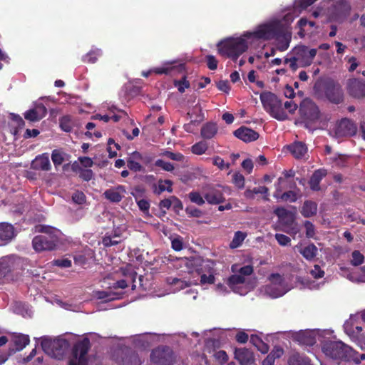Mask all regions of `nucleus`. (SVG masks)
<instances>
[{"label":"nucleus","instance_id":"f257e3e1","mask_svg":"<svg viewBox=\"0 0 365 365\" xmlns=\"http://www.w3.org/2000/svg\"><path fill=\"white\" fill-rule=\"evenodd\" d=\"M294 16L291 14H286L282 19H274L259 26L253 32L247 33V39L268 40L275 38L277 41V47L281 51L287 50L292 38V32L287 25L292 22Z\"/></svg>","mask_w":365,"mask_h":365},{"label":"nucleus","instance_id":"f03ea898","mask_svg":"<svg viewBox=\"0 0 365 365\" xmlns=\"http://www.w3.org/2000/svg\"><path fill=\"white\" fill-rule=\"evenodd\" d=\"M232 271L235 274L230 277V289L240 295L247 294L253 287L248 281L252 274L253 268L250 265L239 267L237 264L232 266Z\"/></svg>","mask_w":365,"mask_h":365},{"label":"nucleus","instance_id":"7ed1b4c3","mask_svg":"<svg viewBox=\"0 0 365 365\" xmlns=\"http://www.w3.org/2000/svg\"><path fill=\"white\" fill-rule=\"evenodd\" d=\"M39 231L43 235L36 236L33 239L34 249L37 252L54 250L60 241L61 232L48 226H41Z\"/></svg>","mask_w":365,"mask_h":365},{"label":"nucleus","instance_id":"20e7f679","mask_svg":"<svg viewBox=\"0 0 365 365\" xmlns=\"http://www.w3.org/2000/svg\"><path fill=\"white\" fill-rule=\"evenodd\" d=\"M317 50L316 48H309L305 46H298L294 47L289 57L285 58V63L289 64L290 68L296 71L299 67H307L312 64L316 56Z\"/></svg>","mask_w":365,"mask_h":365},{"label":"nucleus","instance_id":"39448f33","mask_svg":"<svg viewBox=\"0 0 365 365\" xmlns=\"http://www.w3.org/2000/svg\"><path fill=\"white\" fill-rule=\"evenodd\" d=\"M324 354L333 359L350 361L353 349L341 341H327L322 345Z\"/></svg>","mask_w":365,"mask_h":365},{"label":"nucleus","instance_id":"423d86ee","mask_svg":"<svg viewBox=\"0 0 365 365\" xmlns=\"http://www.w3.org/2000/svg\"><path fill=\"white\" fill-rule=\"evenodd\" d=\"M260 100L264 109L270 115L279 120L287 118L286 113L282 107V102L276 95L270 92H264L260 95Z\"/></svg>","mask_w":365,"mask_h":365},{"label":"nucleus","instance_id":"0eeeda50","mask_svg":"<svg viewBox=\"0 0 365 365\" xmlns=\"http://www.w3.org/2000/svg\"><path fill=\"white\" fill-rule=\"evenodd\" d=\"M299 113L304 120V126L312 128V125L319 121L321 113L316 103L309 98L303 100L300 104Z\"/></svg>","mask_w":365,"mask_h":365},{"label":"nucleus","instance_id":"6e6552de","mask_svg":"<svg viewBox=\"0 0 365 365\" xmlns=\"http://www.w3.org/2000/svg\"><path fill=\"white\" fill-rule=\"evenodd\" d=\"M43 351L52 358L61 359L68 347V343L63 339L43 338L41 341Z\"/></svg>","mask_w":365,"mask_h":365},{"label":"nucleus","instance_id":"1a4fd4ad","mask_svg":"<svg viewBox=\"0 0 365 365\" xmlns=\"http://www.w3.org/2000/svg\"><path fill=\"white\" fill-rule=\"evenodd\" d=\"M270 283L264 288L265 293L272 298L282 297L289 288L284 278L279 274H272L269 277Z\"/></svg>","mask_w":365,"mask_h":365},{"label":"nucleus","instance_id":"9d476101","mask_svg":"<svg viewBox=\"0 0 365 365\" xmlns=\"http://www.w3.org/2000/svg\"><path fill=\"white\" fill-rule=\"evenodd\" d=\"M356 130L357 127L354 122L344 118L336 123L331 132L336 138H341L354 135Z\"/></svg>","mask_w":365,"mask_h":365},{"label":"nucleus","instance_id":"9b49d317","mask_svg":"<svg viewBox=\"0 0 365 365\" xmlns=\"http://www.w3.org/2000/svg\"><path fill=\"white\" fill-rule=\"evenodd\" d=\"M151 361L159 365H171L175 361L173 351L168 347L158 348L150 355Z\"/></svg>","mask_w":365,"mask_h":365},{"label":"nucleus","instance_id":"f8f14e48","mask_svg":"<svg viewBox=\"0 0 365 365\" xmlns=\"http://www.w3.org/2000/svg\"><path fill=\"white\" fill-rule=\"evenodd\" d=\"M185 69L183 63L178 60L167 61L161 66L153 68V71L158 75H173L182 73Z\"/></svg>","mask_w":365,"mask_h":365},{"label":"nucleus","instance_id":"ddd939ff","mask_svg":"<svg viewBox=\"0 0 365 365\" xmlns=\"http://www.w3.org/2000/svg\"><path fill=\"white\" fill-rule=\"evenodd\" d=\"M214 263L210 260H203L200 267L197 269L200 276V284H211L214 283L215 270L213 268Z\"/></svg>","mask_w":365,"mask_h":365},{"label":"nucleus","instance_id":"4468645a","mask_svg":"<svg viewBox=\"0 0 365 365\" xmlns=\"http://www.w3.org/2000/svg\"><path fill=\"white\" fill-rule=\"evenodd\" d=\"M349 93L354 98H360L365 96V83L356 78H350L346 83Z\"/></svg>","mask_w":365,"mask_h":365},{"label":"nucleus","instance_id":"2eb2a0df","mask_svg":"<svg viewBox=\"0 0 365 365\" xmlns=\"http://www.w3.org/2000/svg\"><path fill=\"white\" fill-rule=\"evenodd\" d=\"M233 134L236 138L245 143L255 141L259 137V134L257 131L245 126H241L234 131Z\"/></svg>","mask_w":365,"mask_h":365},{"label":"nucleus","instance_id":"dca6fc26","mask_svg":"<svg viewBox=\"0 0 365 365\" xmlns=\"http://www.w3.org/2000/svg\"><path fill=\"white\" fill-rule=\"evenodd\" d=\"M325 95L333 103L339 104L343 101V91L339 85L328 84L325 89Z\"/></svg>","mask_w":365,"mask_h":365},{"label":"nucleus","instance_id":"f3484780","mask_svg":"<svg viewBox=\"0 0 365 365\" xmlns=\"http://www.w3.org/2000/svg\"><path fill=\"white\" fill-rule=\"evenodd\" d=\"M235 358L240 365H251L255 361L253 352L246 348L236 349Z\"/></svg>","mask_w":365,"mask_h":365},{"label":"nucleus","instance_id":"a211bd4d","mask_svg":"<svg viewBox=\"0 0 365 365\" xmlns=\"http://www.w3.org/2000/svg\"><path fill=\"white\" fill-rule=\"evenodd\" d=\"M46 113L45 106L42 103H38L24 113V118L31 122L38 121L46 115Z\"/></svg>","mask_w":365,"mask_h":365},{"label":"nucleus","instance_id":"6ab92c4d","mask_svg":"<svg viewBox=\"0 0 365 365\" xmlns=\"http://www.w3.org/2000/svg\"><path fill=\"white\" fill-rule=\"evenodd\" d=\"M247 39L243 38H230V56L232 55L238 56L242 53L247 48Z\"/></svg>","mask_w":365,"mask_h":365},{"label":"nucleus","instance_id":"aec40b11","mask_svg":"<svg viewBox=\"0 0 365 365\" xmlns=\"http://www.w3.org/2000/svg\"><path fill=\"white\" fill-rule=\"evenodd\" d=\"M125 192L124 187L118 185L106 190L103 195L109 201L112 202H119L124 197Z\"/></svg>","mask_w":365,"mask_h":365},{"label":"nucleus","instance_id":"412c9836","mask_svg":"<svg viewBox=\"0 0 365 365\" xmlns=\"http://www.w3.org/2000/svg\"><path fill=\"white\" fill-rule=\"evenodd\" d=\"M32 168L48 171L51 169V163L48 153H43L36 157L31 163Z\"/></svg>","mask_w":365,"mask_h":365},{"label":"nucleus","instance_id":"4be33fe9","mask_svg":"<svg viewBox=\"0 0 365 365\" xmlns=\"http://www.w3.org/2000/svg\"><path fill=\"white\" fill-rule=\"evenodd\" d=\"M287 149L297 159L305 158L307 154V147L302 142H294L289 145Z\"/></svg>","mask_w":365,"mask_h":365},{"label":"nucleus","instance_id":"5701e85b","mask_svg":"<svg viewBox=\"0 0 365 365\" xmlns=\"http://www.w3.org/2000/svg\"><path fill=\"white\" fill-rule=\"evenodd\" d=\"M298 252L307 260H312L317 254V247L314 244L302 247L301 246H296Z\"/></svg>","mask_w":365,"mask_h":365},{"label":"nucleus","instance_id":"b1692460","mask_svg":"<svg viewBox=\"0 0 365 365\" xmlns=\"http://www.w3.org/2000/svg\"><path fill=\"white\" fill-rule=\"evenodd\" d=\"M14 228L8 223L0 224V240L2 241H9L14 237Z\"/></svg>","mask_w":365,"mask_h":365},{"label":"nucleus","instance_id":"393cba45","mask_svg":"<svg viewBox=\"0 0 365 365\" xmlns=\"http://www.w3.org/2000/svg\"><path fill=\"white\" fill-rule=\"evenodd\" d=\"M326 174L327 173L324 170H317L314 171L309 180L312 190H318L319 189V182Z\"/></svg>","mask_w":365,"mask_h":365},{"label":"nucleus","instance_id":"a878e982","mask_svg":"<svg viewBox=\"0 0 365 365\" xmlns=\"http://www.w3.org/2000/svg\"><path fill=\"white\" fill-rule=\"evenodd\" d=\"M317 205L314 202L305 201L302 207L301 213L304 217H310L317 214Z\"/></svg>","mask_w":365,"mask_h":365},{"label":"nucleus","instance_id":"bb28decb","mask_svg":"<svg viewBox=\"0 0 365 365\" xmlns=\"http://www.w3.org/2000/svg\"><path fill=\"white\" fill-rule=\"evenodd\" d=\"M206 200L211 204H218L222 202L223 197L222 192L218 189H213L205 194Z\"/></svg>","mask_w":365,"mask_h":365},{"label":"nucleus","instance_id":"cd10ccee","mask_svg":"<svg viewBox=\"0 0 365 365\" xmlns=\"http://www.w3.org/2000/svg\"><path fill=\"white\" fill-rule=\"evenodd\" d=\"M187 115L191 119V123H199L204 118L202 107L200 104L195 105L192 109L187 113Z\"/></svg>","mask_w":365,"mask_h":365},{"label":"nucleus","instance_id":"c85d7f7f","mask_svg":"<svg viewBox=\"0 0 365 365\" xmlns=\"http://www.w3.org/2000/svg\"><path fill=\"white\" fill-rule=\"evenodd\" d=\"M13 342L16 351L22 350L29 343V337L25 334H16L13 336Z\"/></svg>","mask_w":365,"mask_h":365},{"label":"nucleus","instance_id":"c756f323","mask_svg":"<svg viewBox=\"0 0 365 365\" xmlns=\"http://www.w3.org/2000/svg\"><path fill=\"white\" fill-rule=\"evenodd\" d=\"M217 128L216 124L209 123L205 125L201 129V135L206 139L212 138L217 133Z\"/></svg>","mask_w":365,"mask_h":365},{"label":"nucleus","instance_id":"7c9ffc66","mask_svg":"<svg viewBox=\"0 0 365 365\" xmlns=\"http://www.w3.org/2000/svg\"><path fill=\"white\" fill-rule=\"evenodd\" d=\"M250 343L262 354H266L269 351V346L257 335H251Z\"/></svg>","mask_w":365,"mask_h":365},{"label":"nucleus","instance_id":"2f4dec72","mask_svg":"<svg viewBox=\"0 0 365 365\" xmlns=\"http://www.w3.org/2000/svg\"><path fill=\"white\" fill-rule=\"evenodd\" d=\"M94 296L98 299H103L106 302L112 301L120 298L118 294L111 291H96Z\"/></svg>","mask_w":365,"mask_h":365},{"label":"nucleus","instance_id":"473e14b6","mask_svg":"<svg viewBox=\"0 0 365 365\" xmlns=\"http://www.w3.org/2000/svg\"><path fill=\"white\" fill-rule=\"evenodd\" d=\"M11 267V257H5L0 259V279L6 277V275L10 272Z\"/></svg>","mask_w":365,"mask_h":365},{"label":"nucleus","instance_id":"72a5a7b5","mask_svg":"<svg viewBox=\"0 0 365 365\" xmlns=\"http://www.w3.org/2000/svg\"><path fill=\"white\" fill-rule=\"evenodd\" d=\"M289 365H312L310 360L299 354H293L289 359Z\"/></svg>","mask_w":365,"mask_h":365},{"label":"nucleus","instance_id":"f704fd0d","mask_svg":"<svg viewBox=\"0 0 365 365\" xmlns=\"http://www.w3.org/2000/svg\"><path fill=\"white\" fill-rule=\"evenodd\" d=\"M101 54L102 51L101 49H92L83 57V61L88 63H94L96 62L98 57L101 56Z\"/></svg>","mask_w":365,"mask_h":365},{"label":"nucleus","instance_id":"c9c22d12","mask_svg":"<svg viewBox=\"0 0 365 365\" xmlns=\"http://www.w3.org/2000/svg\"><path fill=\"white\" fill-rule=\"evenodd\" d=\"M66 155L59 150H54L51 154V160L56 168L61 165L66 160Z\"/></svg>","mask_w":365,"mask_h":365},{"label":"nucleus","instance_id":"e433bc0d","mask_svg":"<svg viewBox=\"0 0 365 365\" xmlns=\"http://www.w3.org/2000/svg\"><path fill=\"white\" fill-rule=\"evenodd\" d=\"M336 10L339 15L346 16L351 11V6L346 0H341L336 4Z\"/></svg>","mask_w":365,"mask_h":365},{"label":"nucleus","instance_id":"4c0bfd02","mask_svg":"<svg viewBox=\"0 0 365 365\" xmlns=\"http://www.w3.org/2000/svg\"><path fill=\"white\" fill-rule=\"evenodd\" d=\"M247 234L245 232L237 231L235 233L232 242L230 243V248H237L241 245L245 240Z\"/></svg>","mask_w":365,"mask_h":365},{"label":"nucleus","instance_id":"58836bf2","mask_svg":"<svg viewBox=\"0 0 365 365\" xmlns=\"http://www.w3.org/2000/svg\"><path fill=\"white\" fill-rule=\"evenodd\" d=\"M208 148L207 143L205 141H200L194 144L191 147V151L195 155L204 154Z\"/></svg>","mask_w":365,"mask_h":365},{"label":"nucleus","instance_id":"ea45409f","mask_svg":"<svg viewBox=\"0 0 365 365\" xmlns=\"http://www.w3.org/2000/svg\"><path fill=\"white\" fill-rule=\"evenodd\" d=\"M277 198H279L282 201L294 202L297 200V194L294 191L289 190L282 193L281 195L279 194Z\"/></svg>","mask_w":365,"mask_h":365},{"label":"nucleus","instance_id":"a19ab883","mask_svg":"<svg viewBox=\"0 0 365 365\" xmlns=\"http://www.w3.org/2000/svg\"><path fill=\"white\" fill-rule=\"evenodd\" d=\"M232 183L239 189H242L245 186V177L239 172H236L232 175Z\"/></svg>","mask_w":365,"mask_h":365},{"label":"nucleus","instance_id":"79ce46f5","mask_svg":"<svg viewBox=\"0 0 365 365\" xmlns=\"http://www.w3.org/2000/svg\"><path fill=\"white\" fill-rule=\"evenodd\" d=\"M217 50L219 54L225 58L228 57V38H224L217 43Z\"/></svg>","mask_w":365,"mask_h":365},{"label":"nucleus","instance_id":"37998d69","mask_svg":"<svg viewBox=\"0 0 365 365\" xmlns=\"http://www.w3.org/2000/svg\"><path fill=\"white\" fill-rule=\"evenodd\" d=\"M364 255L358 250L351 253V263L354 266H359L364 262Z\"/></svg>","mask_w":365,"mask_h":365},{"label":"nucleus","instance_id":"c03bdc74","mask_svg":"<svg viewBox=\"0 0 365 365\" xmlns=\"http://www.w3.org/2000/svg\"><path fill=\"white\" fill-rule=\"evenodd\" d=\"M173 182L169 180H159L158 182V193L167 190L169 192L173 191L172 189Z\"/></svg>","mask_w":365,"mask_h":365},{"label":"nucleus","instance_id":"a18cd8bd","mask_svg":"<svg viewBox=\"0 0 365 365\" xmlns=\"http://www.w3.org/2000/svg\"><path fill=\"white\" fill-rule=\"evenodd\" d=\"M174 85L180 93L185 92V89L190 87V83L186 80L185 76H184L181 80L175 81Z\"/></svg>","mask_w":365,"mask_h":365},{"label":"nucleus","instance_id":"49530a36","mask_svg":"<svg viewBox=\"0 0 365 365\" xmlns=\"http://www.w3.org/2000/svg\"><path fill=\"white\" fill-rule=\"evenodd\" d=\"M304 227L306 230V237L307 238H314L315 236L314 225L309 221H305Z\"/></svg>","mask_w":365,"mask_h":365},{"label":"nucleus","instance_id":"de8ad7c7","mask_svg":"<svg viewBox=\"0 0 365 365\" xmlns=\"http://www.w3.org/2000/svg\"><path fill=\"white\" fill-rule=\"evenodd\" d=\"M138 206L139 209L143 212V213L146 215H149V208H150V203L147 200L141 199L138 200L136 199Z\"/></svg>","mask_w":365,"mask_h":365},{"label":"nucleus","instance_id":"09e8293b","mask_svg":"<svg viewBox=\"0 0 365 365\" xmlns=\"http://www.w3.org/2000/svg\"><path fill=\"white\" fill-rule=\"evenodd\" d=\"M127 165L128 168L135 172H139L143 170V167L141 165L137 162L136 160L129 158L127 162Z\"/></svg>","mask_w":365,"mask_h":365},{"label":"nucleus","instance_id":"8fccbe9b","mask_svg":"<svg viewBox=\"0 0 365 365\" xmlns=\"http://www.w3.org/2000/svg\"><path fill=\"white\" fill-rule=\"evenodd\" d=\"M155 165L158 167L162 168L165 171H172L174 170V166L173 164L160 159L157 160L155 163Z\"/></svg>","mask_w":365,"mask_h":365},{"label":"nucleus","instance_id":"3c124183","mask_svg":"<svg viewBox=\"0 0 365 365\" xmlns=\"http://www.w3.org/2000/svg\"><path fill=\"white\" fill-rule=\"evenodd\" d=\"M164 155L173 160H175V161H178V162H182L185 159L184 155H182L180 153H173V152H170V151H166L164 153Z\"/></svg>","mask_w":365,"mask_h":365},{"label":"nucleus","instance_id":"603ef678","mask_svg":"<svg viewBox=\"0 0 365 365\" xmlns=\"http://www.w3.org/2000/svg\"><path fill=\"white\" fill-rule=\"evenodd\" d=\"M189 198L192 202L198 205H201L205 202L202 197L197 192H190L189 194Z\"/></svg>","mask_w":365,"mask_h":365},{"label":"nucleus","instance_id":"864d4df0","mask_svg":"<svg viewBox=\"0 0 365 365\" xmlns=\"http://www.w3.org/2000/svg\"><path fill=\"white\" fill-rule=\"evenodd\" d=\"M170 284L176 286V289L180 290L188 287L191 283H187L180 279L173 278L172 279Z\"/></svg>","mask_w":365,"mask_h":365},{"label":"nucleus","instance_id":"5fc2aeb1","mask_svg":"<svg viewBox=\"0 0 365 365\" xmlns=\"http://www.w3.org/2000/svg\"><path fill=\"white\" fill-rule=\"evenodd\" d=\"M348 157L344 155H339L333 158L335 165L338 167H344L346 165Z\"/></svg>","mask_w":365,"mask_h":365},{"label":"nucleus","instance_id":"6e6d98bb","mask_svg":"<svg viewBox=\"0 0 365 365\" xmlns=\"http://www.w3.org/2000/svg\"><path fill=\"white\" fill-rule=\"evenodd\" d=\"M72 200L74 202L81 205L86 201V196L82 192L76 191L72 195Z\"/></svg>","mask_w":365,"mask_h":365},{"label":"nucleus","instance_id":"4d7b16f0","mask_svg":"<svg viewBox=\"0 0 365 365\" xmlns=\"http://www.w3.org/2000/svg\"><path fill=\"white\" fill-rule=\"evenodd\" d=\"M275 239L277 241V242L282 246H287L291 242L290 238L283 234H276Z\"/></svg>","mask_w":365,"mask_h":365},{"label":"nucleus","instance_id":"13d9d810","mask_svg":"<svg viewBox=\"0 0 365 365\" xmlns=\"http://www.w3.org/2000/svg\"><path fill=\"white\" fill-rule=\"evenodd\" d=\"M171 245L172 248L175 251H180L183 248L182 240L180 237L173 238Z\"/></svg>","mask_w":365,"mask_h":365},{"label":"nucleus","instance_id":"bf43d9fd","mask_svg":"<svg viewBox=\"0 0 365 365\" xmlns=\"http://www.w3.org/2000/svg\"><path fill=\"white\" fill-rule=\"evenodd\" d=\"M284 181L285 179L284 177H279L277 179V182L275 183L276 192L274 194V197H278V195L280 194L282 190L285 188V187L283 185Z\"/></svg>","mask_w":365,"mask_h":365},{"label":"nucleus","instance_id":"052dcab7","mask_svg":"<svg viewBox=\"0 0 365 365\" xmlns=\"http://www.w3.org/2000/svg\"><path fill=\"white\" fill-rule=\"evenodd\" d=\"M310 274L316 279L322 278L324 275V272L319 265H314V268L310 270Z\"/></svg>","mask_w":365,"mask_h":365},{"label":"nucleus","instance_id":"680f3d73","mask_svg":"<svg viewBox=\"0 0 365 365\" xmlns=\"http://www.w3.org/2000/svg\"><path fill=\"white\" fill-rule=\"evenodd\" d=\"M235 337L236 341L240 344L246 343L249 339L248 334L242 331H237Z\"/></svg>","mask_w":365,"mask_h":365},{"label":"nucleus","instance_id":"e2e57ef3","mask_svg":"<svg viewBox=\"0 0 365 365\" xmlns=\"http://www.w3.org/2000/svg\"><path fill=\"white\" fill-rule=\"evenodd\" d=\"M274 213L281 220H284L289 215V212L282 207L276 208Z\"/></svg>","mask_w":365,"mask_h":365},{"label":"nucleus","instance_id":"0e129e2a","mask_svg":"<svg viewBox=\"0 0 365 365\" xmlns=\"http://www.w3.org/2000/svg\"><path fill=\"white\" fill-rule=\"evenodd\" d=\"M141 364V360L140 359V358L138 357V355L133 354H132L130 358H129V360H126L125 361V365H140Z\"/></svg>","mask_w":365,"mask_h":365},{"label":"nucleus","instance_id":"69168bd1","mask_svg":"<svg viewBox=\"0 0 365 365\" xmlns=\"http://www.w3.org/2000/svg\"><path fill=\"white\" fill-rule=\"evenodd\" d=\"M207 64L210 70H215L217 67V61L213 56L208 55L206 57Z\"/></svg>","mask_w":365,"mask_h":365},{"label":"nucleus","instance_id":"338daca9","mask_svg":"<svg viewBox=\"0 0 365 365\" xmlns=\"http://www.w3.org/2000/svg\"><path fill=\"white\" fill-rule=\"evenodd\" d=\"M69 118L66 116L61 118L60 125L62 130L66 132H69L71 130V126L69 124Z\"/></svg>","mask_w":365,"mask_h":365},{"label":"nucleus","instance_id":"774afa93","mask_svg":"<svg viewBox=\"0 0 365 365\" xmlns=\"http://www.w3.org/2000/svg\"><path fill=\"white\" fill-rule=\"evenodd\" d=\"M365 361V354H358L353 350V354L350 358V361H353L356 364H359L361 361Z\"/></svg>","mask_w":365,"mask_h":365}]
</instances>
